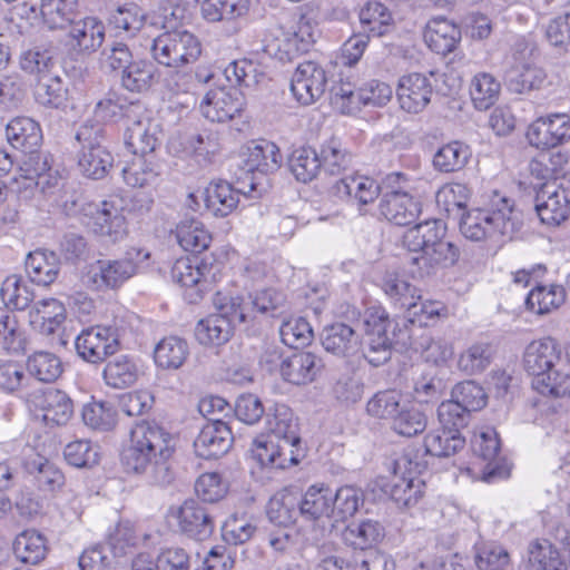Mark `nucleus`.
<instances>
[{"label":"nucleus","instance_id":"nucleus-62","mask_svg":"<svg viewBox=\"0 0 570 570\" xmlns=\"http://www.w3.org/2000/svg\"><path fill=\"white\" fill-rule=\"evenodd\" d=\"M426 426L428 415L425 412L406 402L402 405L401 411H399L391 423V429L399 435L405 438H412L423 433Z\"/></svg>","mask_w":570,"mask_h":570},{"label":"nucleus","instance_id":"nucleus-48","mask_svg":"<svg viewBox=\"0 0 570 570\" xmlns=\"http://www.w3.org/2000/svg\"><path fill=\"white\" fill-rule=\"evenodd\" d=\"M459 226L461 234L473 242L485 239L497 230L494 216L485 209H473L463 213Z\"/></svg>","mask_w":570,"mask_h":570},{"label":"nucleus","instance_id":"nucleus-53","mask_svg":"<svg viewBox=\"0 0 570 570\" xmlns=\"http://www.w3.org/2000/svg\"><path fill=\"white\" fill-rule=\"evenodd\" d=\"M362 31L368 37L386 35L393 23L391 11L381 2L368 1L360 11Z\"/></svg>","mask_w":570,"mask_h":570},{"label":"nucleus","instance_id":"nucleus-63","mask_svg":"<svg viewBox=\"0 0 570 570\" xmlns=\"http://www.w3.org/2000/svg\"><path fill=\"white\" fill-rule=\"evenodd\" d=\"M318 157L322 160V168L330 175L341 174L352 163V154L336 137L330 138L322 145Z\"/></svg>","mask_w":570,"mask_h":570},{"label":"nucleus","instance_id":"nucleus-44","mask_svg":"<svg viewBox=\"0 0 570 570\" xmlns=\"http://www.w3.org/2000/svg\"><path fill=\"white\" fill-rule=\"evenodd\" d=\"M297 497L288 491L274 494L266 507V515L271 523L287 528L301 520Z\"/></svg>","mask_w":570,"mask_h":570},{"label":"nucleus","instance_id":"nucleus-2","mask_svg":"<svg viewBox=\"0 0 570 570\" xmlns=\"http://www.w3.org/2000/svg\"><path fill=\"white\" fill-rule=\"evenodd\" d=\"M524 370L533 376L532 387L546 396L570 395V344L547 336L532 341L523 354Z\"/></svg>","mask_w":570,"mask_h":570},{"label":"nucleus","instance_id":"nucleus-20","mask_svg":"<svg viewBox=\"0 0 570 570\" xmlns=\"http://www.w3.org/2000/svg\"><path fill=\"white\" fill-rule=\"evenodd\" d=\"M529 142L541 149L554 148L570 139V116L552 114L537 119L528 129Z\"/></svg>","mask_w":570,"mask_h":570},{"label":"nucleus","instance_id":"nucleus-31","mask_svg":"<svg viewBox=\"0 0 570 570\" xmlns=\"http://www.w3.org/2000/svg\"><path fill=\"white\" fill-rule=\"evenodd\" d=\"M22 465L24 471L32 478L35 487L43 493H53L65 483L62 472L42 455L32 454L27 456Z\"/></svg>","mask_w":570,"mask_h":570},{"label":"nucleus","instance_id":"nucleus-39","mask_svg":"<svg viewBox=\"0 0 570 570\" xmlns=\"http://www.w3.org/2000/svg\"><path fill=\"white\" fill-rule=\"evenodd\" d=\"M239 307L245 313V323L256 318V314L274 315L273 313L283 304L284 296L274 288H263L247 295V301L240 295H234Z\"/></svg>","mask_w":570,"mask_h":570},{"label":"nucleus","instance_id":"nucleus-33","mask_svg":"<svg viewBox=\"0 0 570 570\" xmlns=\"http://www.w3.org/2000/svg\"><path fill=\"white\" fill-rule=\"evenodd\" d=\"M24 269L29 279L41 286L51 285L60 272V259L55 252L36 249L24 261Z\"/></svg>","mask_w":570,"mask_h":570},{"label":"nucleus","instance_id":"nucleus-60","mask_svg":"<svg viewBox=\"0 0 570 570\" xmlns=\"http://www.w3.org/2000/svg\"><path fill=\"white\" fill-rule=\"evenodd\" d=\"M566 299L564 288L560 285H540L531 289L525 297L529 311L546 314L558 308Z\"/></svg>","mask_w":570,"mask_h":570},{"label":"nucleus","instance_id":"nucleus-30","mask_svg":"<svg viewBox=\"0 0 570 570\" xmlns=\"http://www.w3.org/2000/svg\"><path fill=\"white\" fill-rule=\"evenodd\" d=\"M181 151L200 165H208L222 149L220 135L213 129H202L181 137Z\"/></svg>","mask_w":570,"mask_h":570},{"label":"nucleus","instance_id":"nucleus-6","mask_svg":"<svg viewBox=\"0 0 570 570\" xmlns=\"http://www.w3.org/2000/svg\"><path fill=\"white\" fill-rule=\"evenodd\" d=\"M148 259L149 253L132 249L117 259H97L86 266L81 274L82 284L97 292L115 291L137 274L138 261Z\"/></svg>","mask_w":570,"mask_h":570},{"label":"nucleus","instance_id":"nucleus-24","mask_svg":"<svg viewBox=\"0 0 570 570\" xmlns=\"http://www.w3.org/2000/svg\"><path fill=\"white\" fill-rule=\"evenodd\" d=\"M106 28L95 17H86L70 23L69 39L71 48L82 55L96 52L104 43Z\"/></svg>","mask_w":570,"mask_h":570},{"label":"nucleus","instance_id":"nucleus-49","mask_svg":"<svg viewBox=\"0 0 570 570\" xmlns=\"http://www.w3.org/2000/svg\"><path fill=\"white\" fill-rule=\"evenodd\" d=\"M384 537V528L377 521L366 519L348 524L343 531L344 542L360 550L374 547Z\"/></svg>","mask_w":570,"mask_h":570},{"label":"nucleus","instance_id":"nucleus-61","mask_svg":"<svg viewBox=\"0 0 570 570\" xmlns=\"http://www.w3.org/2000/svg\"><path fill=\"white\" fill-rule=\"evenodd\" d=\"M125 183L131 187H144L154 183L159 175V165L154 155L135 157L121 169Z\"/></svg>","mask_w":570,"mask_h":570},{"label":"nucleus","instance_id":"nucleus-29","mask_svg":"<svg viewBox=\"0 0 570 570\" xmlns=\"http://www.w3.org/2000/svg\"><path fill=\"white\" fill-rule=\"evenodd\" d=\"M333 193L341 199L367 205L379 197L381 187L371 177L352 175L337 180L333 186Z\"/></svg>","mask_w":570,"mask_h":570},{"label":"nucleus","instance_id":"nucleus-25","mask_svg":"<svg viewBox=\"0 0 570 570\" xmlns=\"http://www.w3.org/2000/svg\"><path fill=\"white\" fill-rule=\"evenodd\" d=\"M471 97L474 107L480 111H490L487 120V125L499 135L497 126L499 124V117L497 111L499 107V81L490 73H479L473 78L471 87Z\"/></svg>","mask_w":570,"mask_h":570},{"label":"nucleus","instance_id":"nucleus-54","mask_svg":"<svg viewBox=\"0 0 570 570\" xmlns=\"http://www.w3.org/2000/svg\"><path fill=\"white\" fill-rule=\"evenodd\" d=\"M471 157L468 145L459 140L440 147L433 156V167L440 173H454L462 169Z\"/></svg>","mask_w":570,"mask_h":570},{"label":"nucleus","instance_id":"nucleus-45","mask_svg":"<svg viewBox=\"0 0 570 570\" xmlns=\"http://www.w3.org/2000/svg\"><path fill=\"white\" fill-rule=\"evenodd\" d=\"M175 234L180 247L194 256L206 250L212 242V235L204 224L194 218L181 220Z\"/></svg>","mask_w":570,"mask_h":570},{"label":"nucleus","instance_id":"nucleus-43","mask_svg":"<svg viewBox=\"0 0 570 570\" xmlns=\"http://www.w3.org/2000/svg\"><path fill=\"white\" fill-rule=\"evenodd\" d=\"M249 0H203L202 17L210 23L229 22L248 13Z\"/></svg>","mask_w":570,"mask_h":570},{"label":"nucleus","instance_id":"nucleus-47","mask_svg":"<svg viewBox=\"0 0 570 570\" xmlns=\"http://www.w3.org/2000/svg\"><path fill=\"white\" fill-rule=\"evenodd\" d=\"M380 286L391 304L400 309L411 306L414 299H421L419 289L396 273H386L382 277Z\"/></svg>","mask_w":570,"mask_h":570},{"label":"nucleus","instance_id":"nucleus-32","mask_svg":"<svg viewBox=\"0 0 570 570\" xmlns=\"http://www.w3.org/2000/svg\"><path fill=\"white\" fill-rule=\"evenodd\" d=\"M240 191L226 180L210 181L202 196L206 210L215 217H226L239 203Z\"/></svg>","mask_w":570,"mask_h":570},{"label":"nucleus","instance_id":"nucleus-10","mask_svg":"<svg viewBox=\"0 0 570 570\" xmlns=\"http://www.w3.org/2000/svg\"><path fill=\"white\" fill-rule=\"evenodd\" d=\"M425 469V463L414 461L410 453H404L394 460V476L386 492L399 507L410 508L417 503L425 484L420 474Z\"/></svg>","mask_w":570,"mask_h":570},{"label":"nucleus","instance_id":"nucleus-13","mask_svg":"<svg viewBox=\"0 0 570 570\" xmlns=\"http://www.w3.org/2000/svg\"><path fill=\"white\" fill-rule=\"evenodd\" d=\"M282 163L279 148L272 141L262 140L248 146L243 169L249 177L250 191L262 194L268 186L269 174L275 173Z\"/></svg>","mask_w":570,"mask_h":570},{"label":"nucleus","instance_id":"nucleus-16","mask_svg":"<svg viewBox=\"0 0 570 570\" xmlns=\"http://www.w3.org/2000/svg\"><path fill=\"white\" fill-rule=\"evenodd\" d=\"M535 210L546 225L564 222L570 215V180L546 184L535 197Z\"/></svg>","mask_w":570,"mask_h":570},{"label":"nucleus","instance_id":"nucleus-35","mask_svg":"<svg viewBox=\"0 0 570 570\" xmlns=\"http://www.w3.org/2000/svg\"><path fill=\"white\" fill-rule=\"evenodd\" d=\"M6 137L13 148L28 153L40 146L42 130L32 118L16 117L7 124Z\"/></svg>","mask_w":570,"mask_h":570},{"label":"nucleus","instance_id":"nucleus-56","mask_svg":"<svg viewBox=\"0 0 570 570\" xmlns=\"http://www.w3.org/2000/svg\"><path fill=\"white\" fill-rule=\"evenodd\" d=\"M404 403L400 391L382 390L367 401L366 413L374 419L389 421L391 424Z\"/></svg>","mask_w":570,"mask_h":570},{"label":"nucleus","instance_id":"nucleus-55","mask_svg":"<svg viewBox=\"0 0 570 570\" xmlns=\"http://www.w3.org/2000/svg\"><path fill=\"white\" fill-rule=\"evenodd\" d=\"M465 439L455 431L445 428L431 431L424 438L425 453L438 458H448L463 449Z\"/></svg>","mask_w":570,"mask_h":570},{"label":"nucleus","instance_id":"nucleus-58","mask_svg":"<svg viewBox=\"0 0 570 570\" xmlns=\"http://www.w3.org/2000/svg\"><path fill=\"white\" fill-rule=\"evenodd\" d=\"M288 168L301 183L312 181L322 169V160L312 147H299L292 151L287 160Z\"/></svg>","mask_w":570,"mask_h":570},{"label":"nucleus","instance_id":"nucleus-11","mask_svg":"<svg viewBox=\"0 0 570 570\" xmlns=\"http://www.w3.org/2000/svg\"><path fill=\"white\" fill-rule=\"evenodd\" d=\"M80 222L96 235L118 242L127 234L122 207L117 200H104L100 204L87 203L80 209Z\"/></svg>","mask_w":570,"mask_h":570},{"label":"nucleus","instance_id":"nucleus-57","mask_svg":"<svg viewBox=\"0 0 570 570\" xmlns=\"http://www.w3.org/2000/svg\"><path fill=\"white\" fill-rule=\"evenodd\" d=\"M78 0H40V14L51 30L63 29L72 22Z\"/></svg>","mask_w":570,"mask_h":570},{"label":"nucleus","instance_id":"nucleus-8","mask_svg":"<svg viewBox=\"0 0 570 570\" xmlns=\"http://www.w3.org/2000/svg\"><path fill=\"white\" fill-rule=\"evenodd\" d=\"M220 272V264L213 255L204 257H181L171 267V278L188 292L186 296L190 303H196L209 286L216 282Z\"/></svg>","mask_w":570,"mask_h":570},{"label":"nucleus","instance_id":"nucleus-1","mask_svg":"<svg viewBox=\"0 0 570 570\" xmlns=\"http://www.w3.org/2000/svg\"><path fill=\"white\" fill-rule=\"evenodd\" d=\"M175 451L173 435L155 421H141L130 432V444L121 452V465L128 474L144 475L156 485L173 482L170 458Z\"/></svg>","mask_w":570,"mask_h":570},{"label":"nucleus","instance_id":"nucleus-38","mask_svg":"<svg viewBox=\"0 0 570 570\" xmlns=\"http://www.w3.org/2000/svg\"><path fill=\"white\" fill-rule=\"evenodd\" d=\"M187 341L177 335L163 337L154 347V362L157 367L167 371L180 368L189 356Z\"/></svg>","mask_w":570,"mask_h":570},{"label":"nucleus","instance_id":"nucleus-12","mask_svg":"<svg viewBox=\"0 0 570 570\" xmlns=\"http://www.w3.org/2000/svg\"><path fill=\"white\" fill-rule=\"evenodd\" d=\"M120 336L121 331L116 325H96L76 337L75 347L83 361L98 364L119 350Z\"/></svg>","mask_w":570,"mask_h":570},{"label":"nucleus","instance_id":"nucleus-51","mask_svg":"<svg viewBox=\"0 0 570 570\" xmlns=\"http://www.w3.org/2000/svg\"><path fill=\"white\" fill-rule=\"evenodd\" d=\"M14 556L24 563L38 564L48 552L46 538L36 530H24L13 541Z\"/></svg>","mask_w":570,"mask_h":570},{"label":"nucleus","instance_id":"nucleus-64","mask_svg":"<svg viewBox=\"0 0 570 570\" xmlns=\"http://www.w3.org/2000/svg\"><path fill=\"white\" fill-rule=\"evenodd\" d=\"M363 503V494L354 487L345 485L332 491V522L345 521L353 517Z\"/></svg>","mask_w":570,"mask_h":570},{"label":"nucleus","instance_id":"nucleus-34","mask_svg":"<svg viewBox=\"0 0 570 570\" xmlns=\"http://www.w3.org/2000/svg\"><path fill=\"white\" fill-rule=\"evenodd\" d=\"M321 343L326 352L346 357L357 350L358 338L351 324L335 322L323 328Z\"/></svg>","mask_w":570,"mask_h":570},{"label":"nucleus","instance_id":"nucleus-59","mask_svg":"<svg viewBox=\"0 0 570 570\" xmlns=\"http://www.w3.org/2000/svg\"><path fill=\"white\" fill-rule=\"evenodd\" d=\"M0 295L7 308L18 311L28 308L35 299L32 286L18 275H10L2 282Z\"/></svg>","mask_w":570,"mask_h":570},{"label":"nucleus","instance_id":"nucleus-50","mask_svg":"<svg viewBox=\"0 0 570 570\" xmlns=\"http://www.w3.org/2000/svg\"><path fill=\"white\" fill-rule=\"evenodd\" d=\"M42 419L47 424L63 425L73 414L71 399L62 391L48 389L41 403Z\"/></svg>","mask_w":570,"mask_h":570},{"label":"nucleus","instance_id":"nucleus-26","mask_svg":"<svg viewBox=\"0 0 570 570\" xmlns=\"http://www.w3.org/2000/svg\"><path fill=\"white\" fill-rule=\"evenodd\" d=\"M460 258L459 247L449 240L442 239L432 247H426L423 254L411 258L417 266L420 277L434 274L440 268H448L456 264Z\"/></svg>","mask_w":570,"mask_h":570},{"label":"nucleus","instance_id":"nucleus-7","mask_svg":"<svg viewBox=\"0 0 570 570\" xmlns=\"http://www.w3.org/2000/svg\"><path fill=\"white\" fill-rule=\"evenodd\" d=\"M150 52L157 63L181 68L198 60L202 43L187 30H168L153 39Z\"/></svg>","mask_w":570,"mask_h":570},{"label":"nucleus","instance_id":"nucleus-19","mask_svg":"<svg viewBox=\"0 0 570 570\" xmlns=\"http://www.w3.org/2000/svg\"><path fill=\"white\" fill-rule=\"evenodd\" d=\"M232 429L220 417H210L194 441L197 456L210 460L226 454L232 448Z\"/></svg>","mask_w":570,"mask_h":570},{"label":"nucleus","instance_id":"nucleus-37","mask_svg":"<svg viewBox=\"0 0 570 570\" xmlns=\"http://www.w3.org/2000/svg\"><path fill=\"white\" fill-rule=\"evenodd\" d=\"M547 79L548 76L543 68L530 63L513 65L504 76L505 86L513 94L542 89Z\"/></svg>","mask_w":570,"mask_h":570},{"label":"nucleus","instance_id":"nucleus-36","mask_svg":"<svg viewBox=\"0 0 570 570\" xmlns=\"http://www.w3.org/2000/svg\"><path fill=\"white\" fill-rule=\"evenodd\" d=\"M445 224L439 219H426L409 228L403 235V244L410 252L423 254L426 247L444 239Z\"/></svg>","mask_w":570,"mask_h":570},{"label":"nucleus","instance_id":"nucleus-40","mask_svg":"<svg viewBox=\"0 0 570 570\" xmlns=\"http://www.w3.org/2000/svg\"><path fill=\"white\" fill-rule=\"evenodd\" d=\"M139 376V367L129 355H118L109 360L104 368L102 379L112 389H127L132 386Z\"/></svg>","mask_w":570,"mask_h":570},{"label":"nucleus","instance_id":"nucleus-15","mask_svg":"<svg viewBox=\"0 0 570 570\" xmlns=\"http://www.w3.org/2000/svg\"><path fill=\"white\" fill-rule=\"evenodd\" d=\"M298 514L301 521L314 529H324L332 524V489L324 483L309 485L299 498Z\"/></svg>","mask_w":570,"mask_h":570},{"label":"nucleus","instance_id":"nucleus-5","mask_svg":"<svg viewBox=\"0 0 570 570\" xmlns=\"http://www.w3.org/2000/svg\"><path fill=\"white\" fill-rule=\"evenodd\" d=\"M216 313L200 320L195 328V336L203 345L226 343L236 325L245 323V313L239 302L229 292H217L213 297Z\"/></svg>","mask_w":570,"mask_h":570},{"label":"nucleus","instance_id":"nucleus-23","mask_svg":"<svg viewBox=\"0 0 570 570\" xmlns=\"http://www.w3.org/2000/svg\"><path fill=\"white\" fill-rule=\"evenodd\" d=\"M269 436L279 441L288 450L292 464L298 463V423L293 411L285 404H275L273 414L267 415Z\"/></svg>","mask_w":570,"mask_h":570},{"label":"nucleus","instance_id":"nucleus-27","mask_svg":"<svg viewBox=\"0 0 570 570\" xmlns=\"http://www.w3.org/2000/svg\"><path fill=\"white\" fill-rule=\"evenodd\" d=\"M424 41L435 53L446 56L460 43L461 29L446 18L435 17L426 23Z\"/></svg>","mask_w":570,"mask_h":570},{"label":"nucleus","instance_id":"nucleus-46","mask_svg":"<svg viewBox=\"0 0 570 570\" xmlns=\"http://www.w3.org/2000/svg\"><path fill=\"white\" fill-rule=\"evenodd\" d=\"M443 308L444 307L441 302L422 301V298L414 299L412 305L405 308L406 315L396 320L400 322L401 327L404 325L405 328L413 331L414 341L417 338L416 331L422 330L434 322L440 316Z\"/></svg>","mask_w":570,"mask_h":570},{"label":"nucleus","instance_id":"nucleus-21","mask_svg":"<svg viewBox=\"0 0 570 570\" xmlns=\"http://www.w3.org/2000/svg\"><path fill=\"white\" fill-rule=\"evenodd\" d=\"M326 83L324 69L314 61H304L292 77L291 91L299 104L308 106L322 97Z\"/></svg>","mask_w":570,"mask_h":570},{"label":"nucleus","instance_id":"nucleus-3","mask_svg":"<svg viewBox=\"0 0 570 570\" xmlns=\"http://www.w3.org/2000/svg\"><path fill=\"white\" fill-rule=\"evenodd\" d=\"M365 340L363 356L374 367L384 365L391 360L394 344L411 346L413 331L401 327L397 320L390 318L389 313L381 306H372L364 313L362 320Z\"/></svg>","mask_w":570,"mask_h":570},{"label":"nucleus","instance_id":"nucleus-9","mask_svg":"<svg viewBox=\"0 0 570 570\" xmlns=\"http://www.w3.org/2000/svg\"><path fill=\"white\" fill-rule=\"evenodd\" d=\"M406 177L401 173L389 174L383 184L390 190L383 191L379 204L380 214L391 224L409 226L417 219L421 204L412 195L401 190Z\"/></svg>","mask_w":570,"mask_h":570},{"label":"nucleus","instance_id":"nucleus-42","mask_svg":"<svg viewBox=\"0 0 570 570\" xmlns=\"http://www.w3.org/2000/svg\"><path fill=\"white\" fill-rule=\"evenodd\" d=\"M156 127L150 121L142 120L134 121L131 126H128L125 144L136 157H148L159 146Z\"/></svg>","mask_w":570,"mask_h":570},{"label":"nucleus","instance_id":"nucleus-52","mask_svg":"<svg viewBox=\"0 0 570 570\" xmlns=\"http://www.w3.org/2000/svg\"><path fill=\"white\" fill-rule=\"evenodd\" d=\"M68 89L56 73H45L35 86L36 101L47 108L59 109L66 105Z\"/></svg>","mask_w":570,"mask_h":570},{"label":"nucleus","instance_id":"nucleus-17","mask_svg":"<svg viewBox=\"0 0 570 570\" xmlns=\"http://www.w3.org/2000/svg\"><path fill=\"white\" fill-rule=\"evenodd\" d=\"M473 453L481 460L476 479L493 483L499 476V433L494 426H478L471 439Z\"/></svg>","mask_w":570,"mask_h":570},{"label":"nucleus","instance_id":"nucleus-28","mask_svg":"<svg viewBox=\"0 0 570 570\" xmlns=\"http://www.w3.org/2000/svg\"><path fill=\"white\" fill-rule=\"evenodd\" d=\"M323 367L322 360L312 352L301 351L286 355L282 379L291 384L313 382Z\"/></svg>","mask_w":570,"mask_h":570},{"label":"nucleus","instance_id":"nucleus-22","mask_svg":"<svg viewBox=\"0 0 570 570\" xmlns=\"http://www.w3.org/2000/svg\"><path fill=\"white\" fill-rule=\"evenodd\" d=\"M433 86L426 75L411 72L399 79L396 98L402 110L409 114L423 111L431 101Z\"/></svg>","mask_w":570,"mask_h":570},{"label":"nucleus","instance_id":"nucleus-14","mask_svg":"<svg viewBox=\"0 0 570 570\" xmlns=\"http://www.w3.org/2000/svg\"><path fill=\"white\" fill-rule=\"evenodd\" d=\"M171 517L177 521L181 534L196 541H205L215 530L213 510L202 502L189 499L178 508H170Z\"/></svg>","mask_w":570,"mask_h":570},{"label":"nucleus","instance_id":"nucleus-41","mask_svg":"<svg viewBox=\"0 0 570 570\" xmlns=\"http://www.w3.org/2000/svg\"><path fill=\"white\" fill-rule=\"evenodd\" d=\"M159 79V72L153 61L132 60L121 72V86L131 92H145Z\"/></svg>","mask_w":570,"mask_h":570},{"label":"nucleus","instance_id":"nucleus-4","mask_svg":"<svg viewBox=\"0 0 570 570\" xmlns=\"http://www.w3.org/2000/svg\"><path fill=\"white\" fill-rule=\"evenodd\" d=\"M75 140L79 145V171L88 178L102 179L114 166V156L106 145L105 126L96 120H86L77 128Z\"/></svg>","mask_w":570,"mask_h":570},{"label":"nucleus","instance_id":"nucleus-18","mask_svg":"<svg viewBox=\"0 0 570 570\" xmlns=\"http://www.w3.org/2000/svg\"><path fill=\"white\" fill-rule=\"evenodd\" d=\"M245 99L236 88L209 90L199 105L202 115L212 122H225L240 115Z\"/></svg>","mask_w":570,"mask_h":570}]
</instances>
